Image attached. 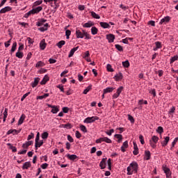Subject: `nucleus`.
<instances>
[{"instance_id":"a878e982","label":"nucleus","mask_w":178,"mask_h":178,"mask_svg":"<svg viewBox=\"0 0 178 178\" xmlns=\"http://www.w3.org/2000/svg\"><path fill=\"white\" fill-rule=\"evenodd\" d=\"M49 108H51V112H59V108H58V106H52L50 104H48Z\"/></svg>"},{"instance_id":"de8ad7c7","label":"nucleus","mask_w":178,"mask_h":178,"mask_svg":"<svg viewBox=\"0 0 178 178\" xmlns=\"http://www.w3.org/2000/svg\"><path fill=\"white\" fill-rule=\"evenodd\" d=\"M122 65L124 67H129V66H130V63H129V60L123 61Z\"/></svg>"},{"instance_id":"13d9d810","label":"nucleus","mask_w":178,"mask_h":178,"mask_svg":"<svg viewBox=\"0 0 178 178\" xmlns=\"http://www.w3.org/2000/svg\"><path fill=\"white\" fill-rule=\"evenodd\" d=\"M122 147H123L124 148H128L129 147V142H127V141L124 142Z\"/></svg>"},{"instance_id":"49530a36","label":"nucleus","mask_w":178,"mask_h":178,"mask_svg":"<svg viewBox=\"0 0 178 178\" xmlns=\"http://www.w3.org/2000/svg\"><path fill=\"white\" fill-rule=\"evenodd\" d=\"M17 47V42H14L13 44L12 48H11V52H15V51H16V47Z\"/></svg>"},{"instance_id":"72a5a7b5","label":"nucleus","mask_w":178,"mask_h":178,"mask_svg":"<svg viewBox=\"0 0 178 178\" xmlns=\"http://www.w3.org/2000/svg\"><path fill=\"white\" fill-rule=\"evenodd\" d=\"M115 90L114 88H106V89H104L103 92L104 94H108V92H112Z\"/></svg>"},{"instance_id":"f257e3e1","label":"nucleus","mask_w":178,"mask_h":178,"mask_svg":"<svg viewBox=\"0 0 178 178\" xmlns=\"http://www.w3.org/2000/svg\"><path fill=\"white\" fill-rule=\"evenodd\" d=\"M128 176H131L133 173H137L138 172V164L136 162H133L129 164V166L127 168Z\"/></svg>"},{"instance_id":"4c0bfd02","label":"nucleus","mask_w":178,"mask_h":178,"mask_svg":"<svg viewBox=\"0 0 178 178\" xmlns=\"http://www.w3.org/2000/svg\"><path fill=\"white\" fill-rule=\"evenodd\" d=\"M65 44H66V42L65 40H61L60 42H58L56 45L58 46V48H62V47H63V45H65Z\"/></svg>"},{"instance_id":"9b49d317","label":"nucleus","mask_w":178,"mask_h":178,"mask_svg":"<svg viewBox=\"0 0 178 178\" xmlns=\"http://www.w3.org/2000/svg\"><path fill=\"white\" fill-rule=\"evenodd\" d=\"M101 169H105L106 168V159H103L99 163Z\"/></svg>"},{"instance_id":"4d7b16f0","label":"nucleus","mask_w":178,"mask_h":178,"mask_svg":"<svg viewBox=\"0 0 178 178\" xmlns=\"http://www.w3.org/2000/svg\"><path fill=\"white\" fill-rule=\"evenodd\" d=\"M115 138H118V140H123V136L121 134H115Z\"/></svg>"},{"instance_id":"c03bdc74","label":"nucleus","mask_w":178,"mask_h":178,"mask_svg":"<svg viewBox=\"0 0 178 178\" xmlns=\"http://www.w3.org/2000/svg\"><path fill=\"white\" fill-rule=\"evenodd\" d=\"M115 47L118 51H120V52L123 51V47H122L120 44H115Z\"/></svg>"},{"instance_id":"c9c22d12","label":"nucleus","mask_w":178,"mask_h":178,"mask_svg":"<svg viewBox=\"0 0 178 178\" xmlns=\"http://www.w3.org/2000/svg\"><path fill=\"white\" fill-rule=\"evenodd\" d=\"M91 16L94 18V19H101V17L99 16V15L96 14L95 12L94 11H91L90 12Z\"/></svg>"},{"instance_id":"dca6fc26","label":"nucleus","mask_w":178,"mask_h":178,"mask_svg":"<svg viewBox=\"0 0 178 178\" xmlns=\"http://www.w3.org/2000/svg\"><path fill=\"white\" fill-rule=\"evenodd\" d=\"M134 155H138V146H137V143H136V142H134Z\"/></svg>"},{"instance_id":"e433bc0d","label":"nucleus","mask_w":178,"mask_h":178,"mask_svg":"<svg viewBox=\"0 0 178 178\" xmlns=\"http://www.w3.org/2000/svg\"><path fill=\"white\" fill-rule=\"evenodd\" d=\"M44 66H45V63L42 61H38L35 65V67H44Z\"/></svg>"},{"instance_id":"3c124183","label":"nucleus","mask_w":178,"mask_h":178,"mask_svg":"<svg viewBox=\"0 0 178 178\" xmlns=\"http://www.w3.org/2000/svg\"><path fill=\"white\" fill-rule=\"evenodd\" d=\"M156 131L159 133V134H162V133H163V128L162 127H159Z\"/></svg>"},{"instance_id":"c756f323","label":"nucleus","mask_w":178,"mask_h":178,"mask_svg":"<svg viewBox=\"0 0 178 178\" xmlns=\"http://www.w3.org/2000/svg\"><path fill=\"white\" fill-rule=\"evenodd\" d=\"M43 144H44V140H40V141H38V143H35V149H38V148H40V147L43 145Z\"/></svg>"},{"instance_id":"e2e57ef3","label":"nucleus","mask_w":178,"mask_h":178,"mask_svg":"<svg viewBox=\"0 0 178 178\" xmlns=\"http://www.w3.org/2000/svg\"><path fill=\"white\" fill-rule=\"evenodd\" d=\"M67 140H68V141H70V143H73L74 141V140L73 139V138L70 135L67 136Z\"/></svg>"},{"instance_id":"79ce46f5","label":"nucleus","mask_w":178,"mask_h":178,"mask_svg":"<svg viewBox=\"0 0 178 178\" xmlns=\"http://www.w3.org/2000/svg\"><path fill=\"white\" fill-rule=\"evenodd\" d=\"M83 37H85V40H90L91 39V36L88 34L86 31H83Z\"/></svg>"},{"instance_id":"4be33fe9","label":"nucleus","mask_w":178,"mask_h":178,"mask_svg":"<svg viewBox=\"0 0 178 178\" xmlns=\"http://www.w3.org/2000/svg\"><path fill=\"white\" fill-rule=\"evenodd\" d=\"M99 24L103 29H111V25H109V24H108L107 22H102L99 23Z\"/></svg>"},{"instance_id":"f03ea898","label":"nucleus","mask_w":178,"mask_h":178,"mask_svg":"<svg viewBox=\"0 0 178 178\" xmlns=\"http://www.w3.org/2000/svg\"><path fill=\"white\" fill-rule=\"evenodd\" d=\"M159 140V138L156 136H153L152 137V140H149V144L152 148L156 147V143H158Z\"/></svg>"},{"instance_id":"c85d7f7f","label":"nucleus","mask_w":178,"mask_h":178,"mask_svg":"<svg viewBox=\"0 0 178 178\" xmlns=\"http://www.w3.org/2000/svg\"><path fill=\"white\" fill-rule=\"evenodd\" d=\"M49 26V25L48 24H45L44 26L39 28L38 30L42 32L47 31V30H48Z\"/></svg>"},{"instance_id":"cd10ccee","label":"nucleus","mask_w":178,"mask_h":178,"mask_svg":"<svg viewBox=\"0 0 178 178\" xmlns=\"http://www.w3.org/2000/svg\"><path fill=\"white\" fill-rule=\"evenodd\" d=\"M46 22L47 19H41L39 20V22L36 23V26H38V27H41V26H42V24H44V23H45Z\"/></svg>"},{"instance_id":"393cba45","label":"nucleus","mask_w":178,"mask_h":178,"mask_svg":"<svg viewBox=\"0 0 178 178\" xmlns=\"http://www.w3.org/2000/svg\"><path fill=\"white\" fill-rule=\"evenodd\" d=\"M102 143H107V144H112V140L108 138V137H103L102 138Z\"/></svg>"},{"instance_id":"680f3d73","label":"nucleus","mask_w":178,"mask_h":178,"mask_svg":"<svg viewBox=\"0 0 178 178\" xmlns=\"http://www.w3.org/2000/svg\"><path fill=\"white\" fill-rule=\"evenodd\" d=\"M128 119L131 121V123H134V118H133V116L128 115Z\"/></svg>"},{"instance_id":"f3484780","label":"nucleus","mask_w":178,"mask_h":178,"mask_svg":"<svg viewBox=\"0 0 178 178\" xmlns=\"http://www.w3.org/2000/svg\"><path fill=\"white\" fill-rule=\"evenodd\" d=\"M20 133V130L17 131V129H10L7 134H13V136H16V134H19Z\"/></svg>"},{"instance_id":"a19ab883","label":"nucleus","mask_w":178,"mask_h":178,"mask_svg":"<svg viewBox=\"0 0 178 178\" xmlns=\"http://www.w3.org/2000/svg\"><path fill=\"white\" fill-rule=\"evenodd\" d=\"M61 127H63V129H72V124L70 123L62 124Z\"/></svg>"},{"instance_id":"b1692460","label":"nucleus","mask_w":178,"mask_h":178,"mask_svg":"<svg viewBox=\"0 0 178 178\" xmlns=\"http://www.w3.org/2000/svg\"><path fill=\"white\" fill-rule=\"evenodd\" d=\"M31 167V163H30V161H27L25 162L22 166V169L23 170H24V169H29V168Z\"/></svg>"},{"instance_id":"6e6d98bb","label":"nucleus","mask_w":178,"mask_h":178,"mask_svg":"<svg viewBox=\"0 0 178 178\" xmlns=\"http://www.w3.org/2000/svg\"><path fill=\"white\" fill-rule=\"evenodd\" d=\"M27 152V149H24L22 151L19 152L18 154L19 155H25V154Z\"/></svg>"},{"instance_id":"37998d69","label":"nucleus","mask_w":178,"mask_h":178,"mask_svg":"<svg viewBox=\"0 0 178 178\" xmlns=\"http://www.w3.org/2000/svg\"><path fill=\"white\" fill-rule=\"evenodd\" d=\"M48 136H49V134H48V132H43L42 134V138L43 140H47V138H48Z\"/></svg>"},{"instance_id":"6ab92c4d","label":"nucleus","mask_w":178,"mask_h":178,"mask_svg":"<svg viewBox=\"0 0 178 178\" xmlns=\"http://www.w3.org/2000/svg\"><path fill=\"white\" fill-rule=\"evenodd\" d=\"M42 10V8L41 6H38L37 8H33L32 12L33 13V15H35V13H40Z\"/></svg>"},{"instance_id":"1a4fd4ad","label":"nucleus","mask_w":178,"mask_h":178,"mask_svg":"<svg viewBox=\"0 0 178 178\" xmlns=\"http://www.w3.org/2000/svg\"><path fill=\"white\" fill-rule=\"evenodd\" d=\"M106 38L108 39V42H113V41H115V35L111 33L106 35Z\"/></svg>"},{"instance_id":"8fccbe9b","label":"nucleus","mask_w":178,"mask_h":178,"mask_svg":"<svg viewBox=\"0 0 178 178\" xmlns=\"http://www.w3.org/2000/svg\"><path fill=\"white\" fill-rule=\"evenodd\" d=\"M29 95H30V92H26V94H24L22 97L21 98V101L23 102L24 101V99H26V98H27V97H29Z\"/></svg>"},{"instance_id":"9d476101","label":"nucleus","mask_w":178,"mask_h":178,"mask_svg":"<svg viewBox=\"0 0 178 178\" xmlns=\"http://www.w3.org/2000/svg\"><path fill=\"white\" fill-rule=\"evenodd\" d=\"M40 48L42 49V51H44L45 48H47V44L45 43V39H43L41 40L40 43Z\"/></svg>"},{"instance_id":"412c9836","label":"nucleus","mask_w":178,"mask_h":178,"mask_svg":"<svg viewBox=\"0 0 178 178\" xmlns=\"http://www.w3.org/2000/svg\"><path fill=\"white\" fill-rule=\"evenodd\" d=\"M77 49H79V47H74L73 49H72L70 51L68 57L72 58V56H73V55H74V52H76V51H77Z\"/></svg>"},{"instance_id":"f704fd0d","label":"nucleus","mask_w":178,"mask_h":178,"mask_svg":"<svg viewBox=\"0 0 178 178\" xmlns=\"http://www.w3.org/2000/svg\"><path fill=\"white\" fill-rule=\"evenodd\" d=\"M91 33L92 35H95L96 34H98V29H97V27L95 26H92L91 28Z\"/></svg>"},{"instance_id":"f8f14e48","label":"nucleus","mask_w":178,"mask_h":178,"mask_svg":"<svg viewBox=\"0 0 178 178\" xmlns=\"http://www.w3.org/2000/svg\"><path fill=\"white\" fill-rule=\"evenodd\" d=\"M67 158H68V159H70V161H76V159H77V156H76V154H67L66 155Z\"/></svg>"},{"instance_id":"2f4dec72","label":"nucleus","mask_w":178,"mask_h":178,"mask_svg":"<svg viewBox=\"0 0 178 178\" xmlns=\"http://www.w3.org/2000/svg\"><path fill=\"white\" fill-rule=\"evenodd\" d=\"M65 35L67 37V40H69V38L70 37V34H72V31L69 29H67V26L65 27Z\"/></svg>"},{"instance_id":"7ed1b4c3","label":"nucleus","mask_w":178,"mask_h":178,"mask_svg":"<svg viewBox=\"0 0 178 178\" xmlns=\"http://www.w3.org/2000/svg\"><path fill=\"white\" fill-rule=\"evenodd\" d=\"M99 118L97 116L88 117L84 120V123H94L95 120H98Z\"/></svg>"},{"instance_id":"bb28decb","label":"nucleus","mask_w":178,"mask_h":178,"mask_svg":"<svg viewBox=\"0 0 178 178\" xmlns=\"http://www.w3.org/2000/svg\"><path fill=\"white\" fill-rule=\"evenodd\" d=\"M25 119H26V115L24 114H22L18 121V125L20 126V124H23V122H24Z\"/></svg>"},{"instance_id":"5fc2aeb1","label":"nucleus","mask_w":178,"mask_h":178,"mask_svg":"<svg viewBox=\"0 0 178 178\" xmlns=\"http://www.w3.org/2000/svg\"><path fill=\"white\" fill-rule=\"evenodd\" d=\"M75 136L76 138H81V134L79 131H76Z\"/></svg>"},{"instance_id":"a18cd8bd","label":"nucleus","mask_w":178,"mask_h":178,"mask_svg":"<svg viewBox=\"0 0 178 178\" xmlns=\"http://www.w3.org/2000/svg\"><path fill=\"white\" fill-rule=\"evenodd\" d=\"M148 104V102L147 100L140 99L138 101V105H147Z\"/></svg>"},{"instance_id":"58836bf2","label":"nucleus","mask_w":178,"mask_h":178,"mask_svg":"<svg viewBox=\"0 0 178 178\" xmlns=\"http://www.w3.org/2000/svg\"><path fill=\"white\" fill-rule=\"evenodd\" d=\"M176 60H178V56H174L172 57L170 60V63L172 65V63L176 62Z\"/></svg>"},{"instance_id":"0e129e2a","label":"nucleus","mask_w":178,"mask_h":178,"mask_svg":"<svg viewBox=\"0 0 178 178\" xmlns=\"http://www.w3.org/2000/svg\"><path fill=\"white\" fill-rule=\"evenodd\" d=\"M149 93L152 94V95H153V97H156V92L155 89L152 90L149 92Z\"/></svg>"},{"instance_id":"6e6552de","label":"nucleus","mask_w":178,"mask_h":178,"mask_svg":"<svg viewBox=\"0 0 178 178\" xmlns=\"http://www.w3.org/2000/svg\"><path fill=\"white\" fill-rule=\"evenodd\" d=\"M83 32H81L80 30H76V38H84V31H82Z\"/></svg>"},{"instance_id":"ddd939ff","label":"nucleus","mask_w":178,"mask_h":178,"mask_svg":"<svg viewBox=\"0 0 178 178\" xmlns=\"http://www.w3.org/2000/svg\"><path fill=\"white\" fill-rule=\"evenodd\" d=\"M38 83H40V78H35L34 81L31 83L33 88L37 87V86H38Z\"/></svg>"},{"instance_id":"4468645a","label":"nucleus","mask_w":178,"mask_h":178,"mask_svg":"<svg viewBox=\"0 0 178 178\" xmlns=\"http://www.w3.org/2000/svg\"><path fill=\"white\" fill-rule=\"evenodd\" d=\"M145 159L149 161L151 159V152L146 150L145 151Z\"/></svg>"},{"instance_id":"0eeeda50","label":"nucleus","mask_w":178,"mask_h":178,"mask_svg":"<svg viewBox=\"0 0 178 178\" xmlns=\"http://www.w3.org/2000/svg\"><path fill=\"white\" fill-rule=\"evenodd\" d=\"M33 143L34 142L33 140L26 141L25 143L22 145V148L24 149H27V148H29L30 145H33Z\"/></svg>"},{"instance_id":"69168bd1","label":"nucleus","mask_w":178,"mask_h":178,"mask_svg":"<svg viewBox=\"0 0 178 178\" xmlns=\"http://www.w3.org/2000/svg\"><path fill=\"white\" fill-rule=\"evenodd\" d=\"M41 168H42V169H47L48 168V163H44L42 164Z\"/></svg>"},{"instance_id":"ea45409f","label":"nucleus","mask_w":178,"mask_h":178,"mask_svg":"<svg viewBox=\"0 0 178 178\" xmlns=\"http://www.w3.org/2000/svg\"><path fill=\"white\" fill-rule=\"evenodd\" d=\"M15 56L17 58H19V59H22V58H23V52L22 51H17L15 54Z\"/></svg>"},{"instance_id":"2eb2a0df","label":"nucleus","mask_w":178,"mask_h":178,"mask_svg":"<svg viewBox=\"0 0 178 178\" xmlns=\"http://www.w3.org/2000/svg\"><path fill=\"white\" fill-rule=\"evenodd\" d=\"M156 47H154L153 51H156L157 49H161L162 48V42H155Z\"/></svg>"},{"instance_id":"864d4df0","label":"nucleus","mask_w":178,"mask_h":178,"mask_svg":"<svg viewBox=\"0 0 178 178\" xmlns=\"http://www.w3.org/2000/svg\"><path fill=\"white\" fill-rule=\"evenodd\" d=\"M80 129H81V131H83V133H87V128L86 127V126H84V125H81V126H80Z\"/></svg>"},{"instance_id":"7c9ffc66","label":"nucleus","mask_w":178,"mask_h":178,"mask_svg":"<svg viewBox=\"0 0 178 178\" xmlns=\"http://www.w3.org/2000/svg\"><path fill=\"white\" fill-rule=\"evenodd\" d=\"M92 90V85H90L88 87H87L84 90H83V94L86 95H87L90 91Z\"/></svg>"},{"instance_id":"aec40b11","label":"nucleus","mask_w":178,"mask_h":178,"mask_svg":"<svg viewBox=\"0 0 178 178\" xmlns=\"http://www.w3.org/2000/svg\"><path fill=\"white\" fill-rule=\"evenodd\" d=\"M92 26H94V22L88 21L83 25V27L88 29L90 27H92Z\"/></svg>"},{"instance_id":"423d86ee","label":"nucleus","mask_w":178,"mask_h":178,"mask_svg":"<svg viewBox=\"0 0 178 178\" xmlns=\"http://www.w3.org/2000/svg\"><path fill=\"white\" fill-rule=\"evenodd\" d=\"M12 10V7L10 6H6L3 8L1 10H0V15H2L3 13H6L8 12H10Z\"/></svg>"},{"instance_id":"39448f33","label":"nucleus","mask_w":178,"mask_h":178,"mask_svg":"<svg viewBox=\"0 0 178 178\" xmlns=\"http://www.w3.org/2000/svg\"><path fill=\"white\" fill-rule=\"evenodd\" d=\"M164 173H165L166 178H172V172L168 168H163Z\"/></svg>"},{"instance_id":"603ef678","label":"nucleus","mask_w":178,"mask_h":178,"mask_svg":"<svg viewBox=\"0 0 178 178\" xmlns=\"http://www.w3.org/2000/svg\"><path fill=\"white\" fill-rule=\"evenodd\" d=\"M106 69L108 72H113V68H112V65H111V64H107Z\"/></svg>"},{"instance_id":"20e7f679","label":"nucleus","mask_w":178,"mask_h":178,"mask_svg":"<svg viewBox=\"0 0 178 178\" xmlns=\"http://www.w3.org/2000/svg\"><path fill=\"white\" fill-rule=\"evenodd\" d=\"M169 22H170V17L166 16L164 18L161 19L159 24L160 25L168 24V23H169Z\"/></svg>"},{"instance_id":"473e14b6","label":"nucleus","mask_w":178,"mask_h":178,"mask_svg":"<svg viewBox=\"0 0 178 178\" xmlns=\"http://www.w3.org/2000/svg\"><path fill=\"white\" fill-rule=\"evenodd\" d=\"M49 80V77H48V75H45L43 79L41 81L40 84L44 85L47 84V81Z\"/></svg>"},{"instance_id":"bf43d9fd","label":"nucleus","mask_w":178,"mask_h":178,"mask_svg":"<svg viewBox=\"0 0 178 178\" xmlns=\"http://www.w3.org/2000/svg\"><path fill=\"white\" fill-rule=\"evenodd\" d=\"M123 91V86H120L117 89V93L120 95V93Z\"/></svg>"},{"instance_id":"5701e85b","label":"nucleus","mask_w":178,"mask_h":178,"mask_svg":"<svg viewBox=\"0 0 178 178\" xmlns=\"http://www.w3.org/2000/svg\"><path fill=\"white\" fill-rule=\"evenodd\" d=\"M114 79H115L116 81H119L123 79V74L120 72L114 76Z\"/></svg>"},{"instance_id":"774afa93","label":"nucleus","mask_w":178,"mask_h":178,"mask_svg":"<svg viewBox=\"0 0 178 178\" xmlns=\"http://www.w3.org/2000/svg\"><path fill=\"white\" fill-rule=\"evenodd\" d=\"M27 41H28L29 44H34L33 40L31 39V38H27Z\"/></svg>"},{"instance_id":"052dcab7","label":"nucleus","mask_w":178,"mask_h":178,"mask_svg":"<svg viewBox=\"0 0 178 178\" xmlns=\"http://www.w3.org/2000/svg\"><path fill=\"white\" fill-rule=\"evenodd\" d=\"M31 138H34V134L33 133H31V134L28 136V138H27L28 141H30Z\"/></svg>"},{"instance_id":"a211bd4d","label":"nucleus","mask_w":178,"mask_h":178,"mask_svg":"<svg viewBox=\"0 0 178 178\" xmlns=\"http://www.w3.org/2000/svg\"><path fill=\"white\" fill-rule=\"evenodd\" d=\"M169 140H170V137L166 136L163 142H161L162 147H166L168 145V143H169Z\"/></svg>"},{"instance_id":"338daca9","label":"nucleus","mask_w":178,"mask_h":178,"mask_svg":"<svg viewBox=\"0 0 178 178\" xmlns=\"http://www.w3.org/2000/svg\"><path fill=\"white\" fill-rule=\"evenodd\" d=\"M178 141V138H175L173 140V142L172 143V147H175V145H176V143H177Z\"/></svg>"},{"instance_id":"09e8293b","label":"nucleus","mask_w":178,"mask_h":178,"mask_svg":"<svg viewBox=\"0 0 178 178\" xmlns=\"http://www.w3.org/2000/svg\"><path fill=\"white\" fill-rule=\"evenodd\" d=\"M139 140H140V144H142L143 145L145 144V142L144 141V136H143V135L139 136Z\"/></svg>"}]
</instances>
